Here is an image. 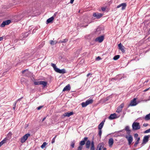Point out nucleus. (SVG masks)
Instances as JSON below:
<instances>
[{
    "label": "nucleus",
    "mask_w": 150,
    "mask_h": 150,
    "mask_svg": "<svg viewBox=\"0 0 150 150\" xmlns=\"http://www.w3.org/2000/svg\"><path fill=\"white\" fill-rule=\"evenodd\" d=\"M132 128L133 130L139 129L140 128L139 123L138 122H134L132 125Z\"/></svg>",
    "instance_id": "nucleus-1"
},
{
    "label": "nucleus",
    "mask_w": 150,
    "mask_h": 150,
    "mask_svg": "<svg viewBox=\"0 0 150 150\" xmlns=\"http://www.w3.org/2000/svg\"><path fill=\"white\" fill-rule=\"evenodd\" d=\"M93 100L92 99H88L86 100L85 102H82L81 103V105L82 107H84L87 105L91 104L93 102Z\"/></svg>",
    "instance_id": "nucleus-2"
},
{
    "label": "nucleus",
    "mask_w": 150,
    "mask_h": 150,
    "mask_svg": "<svg viewBox=\"0 0 150 150\" xmlns=\"http://www.w3.org/2000/svg\"><path fill=\"white\" fill-rule=\"evenodd\" d=\"M30 136V134L29 133L26 134L23 136L21 139V143H24L27 140L28 138Z\"/></svg>",
    "instance_id": "nucleus-3"
},
{
    "label": "nucleus",
    "mask_w": 150,
    "mask_h": 150,
    "mask_svg": "<svg viewBox=\"0 0 150 150\" xmlns=\"http://www.w3.org/2000/svg\"><path fill=\"white\" fill-rule=\"evenodd\" d=\"M125 137L126 138L128 142V144L130 145L133 141V137L132 136L129 134L126 135L125 136Z\"/></svg>",
    "instance_id": "nucleus-4"
},
{
    "label": "nucleus",
    "mask_w": 150,
    "mask_h": 150,
    "mask_svg": "<svg viewBox=\"0 0 150 150\" xmlns=\"http://www.w3.org/2000/svg\"><path fill=\"white\" fill-rule=\"evenodd\" d=\"M103 14L102 13H94L93 14V16L96 19H99L101 18L103 16Z\"/></svg>",
    "instance_id": "nucleus-5"
},
{
    "label": "nucleus",
    "mask_w": 150,
    "mask_h": 150,
    "mask_svg": "<svg viewBox=\"0 0 150 150\" xmlns=\"http://www.w3.org/2000/svg\"><path fill=\"white\" fill-rule=\"evenodd\" d=\"M137 98H134L133 100H132L130 102V103L129 105V106H134L137 105L139 102H137L136 101Z\"/></svg>",
    "instance_id": "nucleus-6"
},
{
    "label": "nucleus",
    "mask_w": 150,
    "mask_h": 150,
    "mask_svg": "<svg viewBox=\"0 0 150 150\" xmlns=\"http://www.w3.org/2000/svg\"><path fill=\"white\" fill-rule=\"evenodd\" d=\"M106 148L104 147L103 144V143L99 144L97 146L96 150H106Z\"/></svg>",
    "instance_id": "nucleus-7"
},
{
    "label": "nucleus",
    "mask_w": 150,
    "mask_h": 150,
    "mask_svg": "<svg viewBox=\"0 0 150 150\" xmlns=\"http://www.w3.org/2000/svg\"><path fill=\"white\" fill-rule=\"evenodd\" d=\"M104 39V36H101L96 38L95 41L96 42H102Z\"/></svg>",
    "instance_id": "nucleus-8"
},
{
    "label": "nucleus",
    "mask_w": 150,
    "mask_h": 150,
    "mask_svg": "<svg viewBox=\"0 0 150 150\" xmlns=\"http://www.w3.org/2000/svg\"><path fill=\"white\" fill-rule=\"evenodd\" d=\"M11 22V20H9L3 21L1 25V27H4L6 25H8Z\"/></svg>",
    "instance_id": "nucleus-9"
},
{
    "label": "nucleus",
    "mask_w": 150,
    "mask_h": 150,
    "mask_svg": "<svg viewBox=\"0 0 150 150\" xmlns=\"http://www.w3.org/2000/svg\"><path fill=\"white\" fill-rule=\"evenodd\" d=\"M150 137L149 135L145 136L144 137L142 144H146L149 141V139Z\"/></svg>",
    "instance_id": "nucleus-10"
},
{
    "label": "nucleus",
    "mask_w": 150,
    "mask_h": 150,
    "mask_svg": "<svg viewBox=\"0 0 150 150\" xmlns=\"http://www.w3.org/2000/svg\"><path fill=\"white\" fill-rule=\"evenodd\" d=\"M124 104L123 103L121 104L118 107H117L116 110V112L118 113L120 112L123 108L124 107Z\"/></svg>",
    "instance_id": "nucleus-11"
},
{
    "label": "nucleus",
    "mask_w": 150,
    "mask_h": 150,
    "mask_svg": "<svg viewBox=\"0 0 150 150\" xmlns=\"http://www.w3.org/2000/svg\"><path fill=\"white\" fill-rule=\"evenodd\" d=\"M118 47L119 49L122 52H125V47L122 45L121 43H120L118 44Z\"/></svg>",
    "instance_id": "nucleus-12"
},
{
    "label": "nucleus",
    "mask_w": 150,
    "mask_h": 150,
    "mask_svg": "<svg viewBox=\"0 0 150 150\" xmlns=\"http://www.w3.org/2000/svg\"><path fill=\"white\" fill-rule=\"evenodd\" d=\"M117 115L115 113L112 114L110 115V116L108 117V118L110 120H112L117 118Z\"/></svg>",
    "instance_id": "nucleus-13"
},
{
    "label": "nucleus",
    "mask_w": 150,
    "mask_h": 150,
    "mask_svg": "<svg viewBox=\"0 0 150 150\" xmlns=\"http://www.w3.org/2000/svg\"><path fill=\"white\" fill-rule=\"evenodd\" d=\"M114 143V140L112 138H111L109 139L108 144L109 147H112Z\"/></svg>",
    "instance_id": "nucleus-14"
},
{
    "label": "nucleus",
    "mask_w": 150,
    "mask_h": 150,
    "mask_svg": "<svg viewBox=\"0 0 150 150\" xmlns=\"http://www.w3.org/2000/svg\"><path fill=\"white\" fill-rule=\"evenodd\" d=\"M87 137H85L83 139V140L81 141L80 143V146H82L84 145L85 144V141H86L88 139Z\"/></svg>",
    "instance_id": "nucleus-15"
},
{
    "label": "nucleus",
    "mask_w": 150,
    "mask_h": 150,
    "mask_svg": "<svg viewBox=\"0 0 150 150\" xmlns=\"http://www.w3.org/2000/svg\"><path fill=\"white\" fill-rule=\"evenodd\" d=\"M125 130L126 131L127 133L128 134H130L131 132V130L129 129V127L128 126H126Z\"/></svg>",
    "instance_id": "nucleus-16"
},
{
    "label": "nucleus",
    "mask_w": 150,
    "mask_h": 150,
    "mask_svg": "<svg viewBox=\"0 0 150 150\" xmlns=\"http://www.w3.org/2000/svg\"><path fill=\"white\" fill-rule=\"evenodd\" d=\"M54 19V18L53 17V16L51 17L50 18H49L47 19L46 21V23L48 24L52 22V21Z\"/></svg>",
    "instance_id": "nucleus-17"
},
{
    "label": "nucleus",
    "mask_w": 150,
    "mask_h": 150,
    "mask_svg": "<svg viewBox=\"0 0 150 150\" xmlns=\"http://www.w3.org/2000/svg\"><path fill=\"white\" fill-rule=\"evenodd\" d=\"M101 28L100 27H98L97 28V29L96 31V33L98 35H99L101 33Z\"/></svg>",
    "instance_id": "nucleus-18"
},
{
    "label": "nucleus",
    "mask_w": 150,
    "mask_h": 150,
    "mask_svg": "<svg viewBox=\"0 0 150 150\" xmlns=\"http://www.w3.org/2000/svg\"><path fill=\"white\" fill-rule=\"evenodd\" d=\"M91 141L90 140H88L86 144V146L87 148H89L90 147V145L91 144Z\"/></svg>",
    "instance_id": "nucleus-19"
},
{
    "label": "nucleus",
    "mask_w": 150,
    "mask_h": 150,
    "mask_svg": "<svg viewBox=\"0 0 150 150\" xmlns=\"http://www.w3.org/2000/svg\"><path fill=\"white\" fill-rule=\"evenodd\" d=\"M144 119L145 120H148L150 119V113L144 117Z\"/></svg>",
    "instance_id": "nucleus-20"
},
{
    "label": "nucleus",
    "mask_w": 150,
    "mask_h": 150,
    "mask_svg": "<svg viewBox=\"0 0 150 150\" xmlns=\"http://www.w3.org/2000/svg\"><path fill=\"white\" fill-rule=\"evenodd\" d=\"M47 83L46 81H40V85H42L44 87H45L46 86Z\"/></svg>",
    "instance_id": "nucleus-21"
},
{
    "label": "nucleus",
    "mask_w": 150,
    "mask_h": 150,
    "mask_svg": "<svg viewBox=\"0 0 150 150\" xmlns=\"http://www.w3.org/2000/svg\"><path fill=\"white\" fill-rule=\"evenodd\" d=\"M121 6L122 7V10H124L125 9L127 6L126 4L125 3H122L121 4Z\"/></svg>",
    "instance_id": "nucleus-22"
},
{
    "label": "nucleus",
    "mask_w": 150,
    "mask_h": 150,
    "mask_svg": "<svg viewBox=\"0 0 150 150\" xmlns=\"http://www.w3.org/2000/svg\"><path fill=\"white\" fill-rule=\"evenodd\" d=\"M104 124L103 122H101L98 125V129L102 130V129L103 127Z\"/></svg>",
    "instance_id": "nucleus-23"
},
{
    "label": "nucleus",
    "mask_w": 150,
    "mask_h": 150,
    "mask_svg": "<svg viewBox=\"0 0 150 150\" xmlns=\"http://www.w3.org/2000/svg\"><path fill=\"white\" fill-rule=\"evenodd\" d=\"M57 43V42L55 41L51 40L50 41V43L52 45H54L56 44Z\"/></svg>",
    "instance_id": "nucleus-24"
},
{
    "label": "nucleus",
    "mask_w": 150,
    "mask_h": 150,
    "mask_svg": "<svg viewBox=\"0 0 150 150\" xmlns=\"http://www.w3.org/2000/svg\"><path fill=\"white\" fill-rule=\"evenodd\" d=\"M6 138H5L3 140L0 142V147L6 142Z\"/></svg>",
    "instance_id": "nucleus-25"
},
{
    "label": "nucleus",
    "mask_w": 150,
    "mask_h": 150,
    "mask_svg": "<svg viewBox=\"0 0 150 150\" xmlns=\"http://www.w3.org/2000/svg\"><path fill=\"white\" fill-rule=\"evenodd\" d=\"M75 140H73L71 142V146L72 148H74V146L75 145Z\"/></svg>",
    "instance_id": "nucleus-26"
},
{
    "label": "nucleus",
    "mask_w": 150,
    "mask_h": 150,
    "mask_svg": "<svg viewBox=\"0 0 150 150\" xmlns=\"http://www.w3.org/2000/svg\"><path fill=\"white\" fill-rule=\"evenodd\" d=\"M65 72V69H60L59 73L60 74H64Z\"/></svg>",
    "instance_id": "nucleus-27"
},
{
    "label": "nucleus",
    "mask_w": 150,
    "mask_h": 150,
    "mask_svg": "<svg viewBox=\"0 0 150 150\" xmlns=\"http://www.w3.org/2000/svg\"><path fill=\"white\" fill-rule=\"evenodd\" d=\"M73 112H66V116L69 117L73 114Z\"/></svg>",
    "instance_id": "nucleus-28"
},
{
    "label": "nucleus",
    "mask_w": 150,
    "mask_h": 150,
    "mask_svg": "<svg viewBox=\"0 0 150 150\" xmlns=\"http://www.w3.org/2000/svg\"><path fill=\"white\" fill-rule=\"evenodd\" d=\"M102 133V130L99 129L98 134L99 135V137L100 138H101V136Z\"/></svg>",
    "instance_id": "nucleus-29"
},
{
    "label": "nucleus",
    "mask_w": 150,
    "mask_h": 150,
    "mask_svg": "<svg viewBox=\"0 0 150 150\" xmlns=\"http://www.w3.org/2000/svg\"><path fill=\"white\" fill-rule=\"evenodd\" d=\"M71 89V87L69 84H68L66 86V91H69Z\"/></svg>",
    "instance_id": "nucleus-30"
},
{
    "label": "nucleus",
    "mask_w": 150,
    "mask_h": 150,
    "mask_svg": "<svg viewBox=\"0 0 150 150\" xmlns=\"http://www.w3.org/2000/svg\"><path fill=\"white\" fill-rule=\"evenodd\" d=\"M47 143L46 142H44L41 146V147L42 149H43L45 146L47 145Z\"/></svg>",
    "instance_id": "nucleus-31"
},
{
    "label": "nucleus",
    "mask_w": 150,
    "mask_h": 150,
    "mask_svg": "<svg viewBox=\"0 0 150 150\" xmlns=\"http://www.w3.org/2000/svg\"><path fill=\"white\" fill-rule=\"evenodd\" d=\"M120 58L119 55H116L114 56L113 59L114 60H117Z\"/></svg>",
    "instance_id": "nucleus-32"
},
{
    "label": "nucleus",
    "mask_w": 150,
    "mask_h": 150,
    "mask_svg": "<svg viewBox=\"0 0 150 150\" xmlns=\"http://www.w3.org/2000/svg\"><path fill=\"white\" fill-rule=\"evenodd\" d=\"M34 84L35 85H40V81H35L34 82Z\"/></svg>",
    "instance_id": "nucleus-33"
},
{
    "label": "nucleus",
    "mask_w": 150,
    "mask_h": 150,
    "mask_svg": "<svg viewBox=\"0 0 150 150\" xmlns=\"http://www.w3.org/2000/svg\"><path fill=\"white\" fill-rule=\"evenodd\" d=\"M114 134H115V137H118V136H120V135H119V134H118V132H115Z\"/></svg>",
    "instance_id": "nucleus-34"
},
{
    "label": "nucleus",
    "mask_w": 150,
    "mask_h": 150,
    "mask_svg": "<svg viewBox=\"0 0 150 150\" xmlns=\"http://www.w3.org/2000/svg\"><path fill=\"white\" fill-rule=\"evenodd\" d=\"M54 71H56V72H57V73H59V71L60 70V69H59V68H57V67H56L54 69Z\"/></svg>",
    "instance_id": "nucleus-35"
},
{
    "label": "nucleus",
    "mask_w": 150,
    "mask_h": 150,
    "mask_svg": "<svg viewBox=\"0 0 150 150\" xmlns=\"http://www.w3.org/2000/svg\"><path fill=\"white\" fill-rule=\"evenodd\" d=\"M57 136V135H56L55 136V137L53 138L52 139V144L53 143L55 142V139L56 138Z\"/></svg>",
    "instance_id": "nucleus-36"
},
{
    "label": "nucleus",
    "mask_w": 150,
    "mask_h": 150,
    "mask_svg": "<svg viewBox=\"0 0 150 150\" xmlns=\"http://www.w3.org/2000/svg\"><path fill=\"white\" fill-rule=\"evenodd\" d=\"M137 139V140L135 143L138 144L139 143V142L140 140V138L139 137H138L137 139Z\"/></svg>",
    "instance_id": "nucleus-37"
},
{
    "label": "nucleus",
    "mask_w": 150,
    "mask_h": 150,
    "mask_svg": "<svg viewBox=\"0 0 150 150\" xmlns=\"http://www.w3.org/2000/svg\"><path fill=\"white\" fill-rule=\"evenodd\" d=\"M149 132H150V128L149 129L146 130L144 132V133H147Z\"/></svg>",
    "instance_id": "nucleus-38"
},
{
    "label": "nucleus",
    "mask_w": 150,
    "mask_h": 150,
    "mask_svg": "<svg viewBox=\"0 0 150 150\" xmlns=\"http://www.w3.org/2000/svg\"><path fill=\"white\" fill-rule=\"evenodd\" d=\"M51 66L53 67L54 69L56 67V65L53 63H52L51 64Z\"/></svg>",
    "instance_id": "nucleus-39"
},
{
    "label": "nucleus",
    "mask_w": 150,
    "mask_h": 150,
    "mask_svg": "<svg viewBox=\"0 0 150 150\" xmlns=\"http://www.w3.org/2000/svg\"><path fill=\"white\" fill-rule=\"evenodd\" d=\"M91 147H94V142L93 141H92L91 143Z\"/></svg>",
    "instance_id": "nucleus-40"
},
{
    "label": "nucleus",
    "mask_w": 150,
    "mask_h": 150,
    "mask_svg": "<svg viewBox=\"0 0 150 150\" xmlns=\"http://www.w3.org/2000/svg\"><path fill=\"white\" fill-rule=\"evenodd\" d=\"M82 147L81 146H79L77 149V150H81Z\"/></svg>",
    "instance_id": "nucleus-41"
},
{
    "label": "nucleus",
    "mask_w": 150,
    "mask_h": 150,
    "mask_svg": "<svg viewBox=\"0 0 150 150\" xmlns=\"http://www.w3.org/2000/svg\"><path fill=\"white\" fill-rule=\"evenodd\" d=\"M102 10V11H105V10L106 9V8L105 7H102L101 8Z\"/></svg>",
    "instance_id": "nucleus-42"
},
{
    "label": "nucleus",
    "mask_w": 150,
    "mask_h": 150,
    "mask_svg": "<svg viewBox=\"0 0 150 150\" xmlns=\"http://www.w3.org/2000/svg\"><path fill=\"white\" fill-rule=\"evenodd\" d=\"M138 135L137 134H134V137L135 138H137L136 139H137V138H138Z\"/></svg>",
    "instance_id": "nucleus-43"
},
{
    "label": "nucleus",
    "mask_w": 150,
    "mask_h": 150,
    "mask_svg": "<svg viewBox=\"0 0 150 150\" xmlns=\"http://www.w3.org/2000/svg\"><path fill=\"white\" fill-rule=\"evenodd\" d=\"M96 59L97 60H99L101 59V58L99 56H98L96 58Z\"/></svg>",
    "instance_id": "nucleus-44"
},
{
    "label": "nucleus",
    "mask_w": 150,
    "mask_h": 150,
    "mask_svg": "<svg viewBox=\"0 0 150 150\" xmlns=\"http://www.w3.org/2000/svg\"><path fill=\"white\" fill-rule=\"evenodd\" d=\"M148 125V124L147 123H144L143 125V126L144 127H146Z\"/></svg>",
    "instance_id": "nucleus-45"
},
{
    "label": "nucleus",
    "mask_w": 150,
    "mask_h": 150,
    "mask_svg": "<svg viewBox=\"0 0 150 150\" xmlns=\"http://www.w3.org/2000/svg\"><path fill=\"white\" fill-rule=\"evenodd\" d=\"M42 106H40L37 108V109L38 110H39L40 109L42 108Z\"/></svg>",
    "instance_id": "nucleus-46"
},
{
    "label": "nucleus",
    "mask_w": 150,
    "mask_h": 150,
    "mask_svg": "<svg viewBox=\"0 0 150 150\" xmlns=\"http://www.w3.org/2000/svg\"><path fill=\"white\" fill-rule=\"evenodd\" d=\"M150 88H148L145 89L144 90V91H143L144 92H146V91H147Z\"/></svg>",
    "instance_id": "nucleus-47"
},
{
    "label": "nucleus",
    "mask_w": 150,
    "mask_h": 150,
    "mask_svg": "<svg viewBox=\"0 0 150 150\" xmlns=\"http://www.w3.org/2000/svg\"><path fill=\"white\" fill-rule=\"evenodd\" d=\"M28 71V69H25V70H23V71H22V74H24V72L26 71Z\"/></svg>",
    "instance_id": "nucleus-48"
},
{
    "label": "nucleus",
    "mask_w": 150,
    "mask_h": 150,
    "mask_svg": "<svg viewBox=\"0 0 150 150\" xmlns=\"http://www.w3.org/2000/svg\"><path fill=\"white\" fill-rule=\"evenodd\" d=\"M121 4H120V5H118V6H117V8H119L120 7H121L122 6L121 5Z\"/></svg>",
    "instance_id": "nucleus-49"
},
{
    "label": "nucleus",
    "mask_w": 150,
    "mask_h": 150,
    "mask_svg": "<svg viewBox=\"0 0 150 150\" xmlns=\"http://www.w3.org/2000/svg\"><path fill=\"white\" fill-rule=\"evenodd\" d=\"M57 12H55V13H54V15H53V17H55V16H56L57 15Z\"/></svg>",
    "instance_id": "nucleus-50"
},
{
    "label": "nucleus",
    "mask_w": 150,
    "mask_h": 150,
    "mask_svg": "<svg viewBox=\"0 0 150 150\" xmlns=\"http://www.w3.org/2000/svg\"><path fill=\"white\" fill-rule=\"evenodd\" d=\"M66 116V113H65L62 115V117H64Z\"/></svg>",
    "instance_id": "nucleus-51"
},
{
    "label": "nucleus",
    "mask_w": 150,
    "mask_h": 150,
    "mask_svg": "<svg viewBox=\"0 0 150 150\" xmlns=\"http://www.w3.org/2000/svg\"><path fill=\"white\" fill-rule=\"evenodd\" d=\"M74 0H71L70 3L71 4H72L74 1Z\"/></svg>",
    "instance_id": "nucleus-52"
},
{
    "label": "nucleus",
    "mask_w": 150,
    "mask_h": 150,
    "mask_svg": "<svg viewBox=\"0 0 150 150\" xmlns=\"http://www.w3.org/2000/svg\"><path fill=\"white\" fill-rule=\"evenodd\" d=\"M16 102H15V104H14V106L13 107V108L14 110L15 109V106H16Z\"/></svg>",
    "instance_id": "nucleus-53"
},
{
    "label": "nucleus",
    "mask_w": 150,
    "mask_h": 150,
    "mask_svg": "<svg viewBox=\"0 0 150 150\" xmlns=\"http://www.w3.org/2000/svg\"><path fill=\"white\" fill-rule=\"evenodd\" d=\"M91 150H95L94 147H91Z\"/></svg>",
    "instance_id": "nucleus-54"
},
{
    "label": "nucleus",
    "mask_w": 150,
    "mask_h": 150,
    "mask_svg": "<svg viewBox=\"0 0 150 150\" xmlns=\"http://www.w3.org/2000/svg\"><path fill=\"white\" fill-rule=\"evenodd\" d=\"M46 117H44L42 120V122H43L46 118Z\"/></svg>",
    "instance_id": "nucleus-55"
},
{
    "label": "nucleus",
    "mask_w": 150,
    "mask_h": 150,
    "mask_svg": "<svg viewBox=\"0 0 150 150\" xmlns=\"http://www.w3.org/2000/svg\"><path fill=\"white\" fill-rule=\"evenodd\" d=\"M137 144H137L135 143L134 145V147H136L137 146Z\"/></svg>",
    "instance_id": "nucleus-56"
},
{
    "label": "nucleus",
    "mask_w": 150,
    "mask_h": 150,
    "mask_svg": "<svg viewBox=\"0 0 150 150\" xmlns=\"http://www.w3.org/2000/svg\"><path fill=\"white\" fill-rule=\"evenodd\" d=\"M3 38L2 37H0V41L2 40H3Z\"/></svg>",
    "instance_id": "nucleus-57"
},
{
    "label": "nucleus",
    "mask_w": 150,
    "mask_h": 150,
    "mask_svg": "<svg viewBox=\"0 0 150 150\" xmlns=\"http://www.w3.org/2000/svg\"><path fill=\"white\" fill-rule=\"evenodd\" d=\"M11 135H12V134H11V133H9L8 134V136H11Z\"/></svg>",
    "instance_id": "nucleus-58"
},
{
    "label": "nucleus",
    "mask_w": 150,
    "mask_h": 150,
    "mask_svg": "<svg viewBox=\"0 0 150 150\" xmlns=\"http://www.w3.org/2000/svg\"><path fill=\"white\" fill-rule=\"evenodd\" d=\"M66 91V87H64L63 90V91Z\"/></svg>",
    "instance_id": "nucleus-59"
},
{
    "label": "nucleus",
    "mask_w": 150,
    "mask_h": 150,
    "mask_svg": "<svg viewBox=\"0 0 150 150\" xmlns=\"http://www.w3.org/2000/svg\"><path fill=\"white\" fill-rule=\"evenodd\" d=\"M105 119H104L103 121L101 122H103V124H104V123L105 121Z\"/></svg>",
    "instance_id": "nucleus-60"
},
{
    "label": "nucleus",
    "mask_w": 150,
    "mask_h": 150,
    "mask_svg": "<svg viewBox=\"0 0 150 150\" xmlns=\"http://www.w3.org/2000/svg\"><path fill=\"white\" fill-rule=\"evenodd\" d=\"M91 74L90 73H88V74L87 75V76H88L90 75Z\"/></svg>",
    "instance_id": "nucleus-61"
},
{
    "label": "nucleus",
    "mask_w": 150,
    "mask_h": 150,
    "mask_svg": "<svg viewBox=\"0 0 150 150\" xmlns=\"http://www.w3.org/2000/svg\"><path fill=\"white\" fill-rule=\"evenodd\" d=\"M148 81V80H147V81H145L144 82V83H147Z\"/></svg>",
    "instance_id": "nucleus-62"
},
{
    "label": "nucleus",
    "mask_w": 150,
    "mask_h": 150,
    "mask_svg": "<svg viewBox=\"0 0 150 150\" xmlns=\"http://www.w3.org/2000/svg\"><path fill=\"white\" fill-rule=\"evenodd\" d=\"M22 98H20L18 99L17 100V101H20V100H21V99H22Z\"/></svg>",
    "instance_id": "nucleus-63"
},
{
    "label": "nucleus",
    "mask_w": 150,
    "mask_h": 150,
    "mask_svg": "<svg viewBox=\"0 0 150 150\" xmlns=\"http://www.w3.org/2000/svg\"><path fill=\"white\" fill-rule=\"evenodd\" d=\"M123 130H120L119 131H118V132L119 133V132H122L123 131Z\"/></svg>",
    "instance_id": "nucleus-64"
}]
</instances>
